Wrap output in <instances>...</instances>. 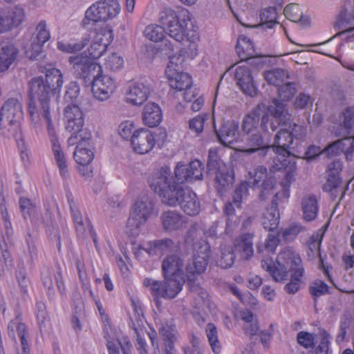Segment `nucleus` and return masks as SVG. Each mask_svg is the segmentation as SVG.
<instances>
[{"label": "nucleus", "mask_w": 354, "mask_h": 354, "mask_svg": "<svg viewBox=\"0 0 354 354\" xmlns=\"http://www.w3.org/2000/svg\"><path fill=\"white\" fill-rule=\"evenodd\" d=\"M310 293L315 297H319L328 292V286L321 280L315 281L310 286Z\"/></svg>", "instance_id": "0e129e2a"}, {"label": "nucleus", "mask_w": 354, "mask_h": 354, "mask_svg": "<svg viewBox=\"0 0 354 354\" xmlns=\"http://www.w3.org/2000/svg\"><path fill=\"white\" fill-rule=\"evenodd\" d=\"M298 343L306 348H312L315 344V338L313 334L301 331L297 334Z\"/></svg>", "instance_id": "052dcab7"}, {"label": "nucleus", "mask_w": 354, "mask_h": 354, "mask_svg": "<svg viewBox=\"0 0 354 354\" xmlns=\"http://www.w3.org/2000/svg\"><path fill=\"white\" fill-rule=\"evenodd\" d=\"M174 247L171 239H165L149 242L144 250L150 255H162L171 251Z\"/></svg>", "instance_id": "4c0bfd02"}, {"label": "nucleus", "mask_w": 354, "mask_h": 354, "mask_svg": "<svg viewBox=\"0 0 354 354\" xmlns=\"http://www.w3.org/2000/svg\"><path fill=\"white\" fill-rule=\"evenodd\" d=\"M164 278L162 282L146 278L143 280V285L149 288L153 297L157 299H173L182 290L183 284L186 279L167 276H164Z\"/></svg>", "instance_id": "f8f14e48"}, {"label": "nucleus", "mask_w": 354, "mask_h": 354, "mask_svg": "<svg viewBox=\"0 0 354 354\" xmlns=\"http://www.w3.org/2000/svg\"><path fill=\"white\" fill-rule=\"evenodd\" d=\"M64 120L66 129L73 134L71 137H77L82 131L84 124V114L81 109L76 104H71L64 109Z\"/></svg>", "instance_id": "6ab92c4d"}, {"label": "nucleus", "mask_w": 354, "mask_h": 354, "mask_svg": "<svg viewBox=\"0 0 354 354\" xmlns=\"http://www.w3.org/2000/svg\"><path fill=\"white\" fill-rule=\"evenodd\" d=\"M68 144L76 145L73 158L78 165H89L95 156V145L90 131H82L77 137H70Z\"/></svg>", "instance_id": "9b49d317"}, {"label": "nucleus", "mask_w": 354, "mask_h": 354, "mask_svg": "<svg viewBox=\"0 0 354 354\" xmlns=\"http://www.w3.org/2000/svg\"><path fill=\"white\" fill-rule=\"evenodd\" d=\"M155 324L159 334L165 341L169 342L168 348L171 349V343H174L178 337V333L172 319H165L160 317H155Z\"/></svg>", "instance_id": "c85d7f7f"}, {"label": "nucleus", "mask_w": 354, "mask_h": 354, "mask_svg": "<svg viewBox=\"0 0 354 354\" xmlns=\"http://www.w3.org/2000/svg\"><path fill=\"white\" fill-rule=\"evenodd\" d=\"M19 208L24 218L31 217L37 212L35 205L27 198H21L19 199Z\"/></svg>", "instance_id": "6e6d98bb"}, {"label": "nucleus", "mask_w": 354, "mask_h": 354, "mask_svg": "<svg viewBox=\"0 0 354 354\" xmlns=\"http://www.w3.org/2000/svg\"><path fill=\"white\" fill-rule=\"evenodd\" d=\"M169 178V170L161 167L149 177V185L164 203L170 206L180 205L182 209L190 216L198 214L201 211V204L196 194L188 188L171 185Z\"/></svg>", "instance_id": "20e7f679"}, {"label": "nucleus", "mask_w": 354, "mask_h": 354, "mask_svg": "<svg viewBox=\"0 0 354 354\" xmlns=\"http://www.w3.org/2000/svg\"><path fill=\"white\" fill-rule=\"evenodd\" d=\"M304 218L308 221L314 220L317 215L318 205L315 196L307 195L301 201Z\"/></svg>", "instance_id": "ea45409f"}, {"label": "nucleus", "mask_w": 354, "mask_h": 354, "mask_svg": "<svg viewBox=\"0 0 354 354\" xmlns=\"http://www.w3.org/2000/svg\"><path fill=\"white\" fill-rule=\"evenodd\" d=\"M279 195H282L285 198L289 197V192L287 189H284L281 193L275 194V199L272 202V206L267 209L262 219V225L263 227L269 231L274 232L278 227L279 223V212L277 208V204L275 202L278 199Z\"/></svg>", "instance_id": "393cba45"}, {"label": "nucleus", "mask_w": 354, "mask_h": 354, "mask_svg": "<svg viewBox=\"0 0 354 354\" xmlns=\"http://www.w3.org/2000/svg\"><path fill=\"white\" fill-rule=\"evenodd\" d=\"M330 339L331 337L330 335L324 333L322 335L320 343L316 349V354H330L329 349V343Z\"/></svg>", "instance_id": "338daca9"}, {"label": "nucleus", "mask_w": 354, "mask_h": 354, "mask_svg": "<svg viewBox=\"0 0 354 354\" xmlns=\"http://www.w3.org/2000/svg\"><path fill=\"white\" fill-rule=\"evenodd\" d=\"M159 20L167 28L168 35L178 42H183L188 31H196L188 26L191 15L187 10L177 13L171 8H165L160 12Z\"/></svg>", "instance_id": "6e6552de"}, {"label": "nucleus", "mask_w": 354, "mask_h": 354, "mask_svg": "<svg viewBox=\"0 0 354 354\" xmlns=\"http://www.w3.org/2000/svg\"><path fill=\"white\" fill-rule=\"evenodd\" d=\"M24 18L25 12L21 7L15 6L8 11L0 10V33L18 26Z\"/></svg>", "instance_id": "b1692460"}, {"label": "nucleus", "mask_w": 354, "mask_h": 354, "mask_svg": "<svg viewBox=\"0 0 354 354\" xmlns=\"http://www.w3.org/2000/svg\"><path fill=\"white\" fill-rule=\"evenodd\" d=\"M339 129L335 131L337 136H346L354 127V106L345 109L337 118Z\"/></svg>", "instance_id": "72a5a7b5"}, {"label": "nucleus", "mask_w": 354, "mask_h": 354, "mask_svg": "<svg viewBox=\"0 0 354 354\" xmlns=\"http://www.w3.org/2000/svg\"><path fill=\"white\" fill-rule=\"evenodd\" d=\"M217 137L223 145L238 151L236 146L244 141V136L239 130V123L234 120L225 122L219 131Z\"/></svg>", "instance_id": "a211bd4d"}, {"label": "nucleus", "mask_w": 354, "mask_h": 354, "mask_svg": "<svg viewBox=\"0 0 354 354\" xmlns=\"http://www.w3.org/2000/svg\"><path fill=\"white\" fill-rule=\"evenodd\" d=\"M24 113L21 104L16 99H9L3 105L0 113V128L6 136H21L20 122Z\"/></svg>", "instance_id": "1a4fd4ad"}, {"label": "nucleus", "mask_w": 354, "mask_h": 354, "mask_svg": "<svg viewBox=\"0 0 354 354\" xmlns=\"http://www.w3.org/2000/svg\"><path fill=\"white\" fill-rule=\"evenodd\" d=\"M78 270L79 280L81 287L84 295L88 296H93V292L91 287V283L88 274L84 269V266L80 262L77 263Z\"/></svg>", "instance_id": "8fccbe9b"}, {"label": "nucleus", "mask_w": 354, "mask_h": 354, "mask_svg": "<svg viewBox=\"0 0 354 354\" xmlns=\"http://www.w3.org/2000/svg\"><path fill=\"white\" fill-rule=\"evenodd\" d=\"M37 42L41 44H45L50 38L49 30L47 28L46 23L41 21L37 26L35 30Z\"/></svg>", "instance_id": "4d7b16f0"}, {"label": "nucleus", "mask_w": 354, "mask_h": 354, "mask_svg": "<svg viewBox=\"0 0 354 354\" xmlns=\"http://www.w3.org/2000/svg\"><path fill=\"white\" fill-rule=\"evenodd\" d=\"M151 88L147 81L139 80L133 82L128 88L125 98L126 102L133 106H141L149 97Z\"/></svg>", "instance_id": "412c9836"}, {"label": "nucleus", "mask_w": 354, "mask_h": 354, "mask_svg": "<svg viewBox=\"0 0 354 354\" xmlns=\"http://www.w3.org/2000/svg\"><path fill=\"white\" fill-rule=\"evenodd\" d=\"M121 6L116 0H103L92 4L85 12V21H106L116 17Z\"/></svg>", "instance_id": "ddd939ff"}, {"label": "nucleus", "mask_w": 354, "mask_h": 354, "mask_svg": "<svg viewBox=\"0 0 354 354\" xmlns=\"http://www.w3.org/2000/svg\"><path fill=\"white\" fill-rule=\"evenodd\" d=\"M153 210V204L150 198L146 196H140L135 201L133 205L131 213L145 223L151 215Z\"/></svg>", "instance_id": "bb28decb"}, {"label": "nucleus", "mask_w": 354, "mask_h": 354, "mask_svg": "<svg viewBox=\"0 0 354 354\" xmlns=\"http://www.w3.org/2000/svg\"><path fill=\"white\" fill-rule=\"evenodd\" d=\"M207 336L213 352L218 354L221 351L220 344L218 340L217 330L212 324H208L206 328Z\"/></svg>", "instance_id": "603ef678"}, {"label": "nucleus", "mask_w": 354, "mask_h": 354, "mask_svg": "<svg viewBox=\"0 0 354 354\" xmlns=\"http://www.w3.org/2000/svg\"><path fill=\"white\" fill-rule=\"evenodd\" d=\"M240 317L243 322V328L246 335L252 336L257 334L259 326L256 317L248 310H241Z\"/></svg>", "instance_id": "37998d69"}, {"label": "nucleus", "mask_w": 354, "mask_h": 354, "mask_svg": "<svg viewBox=\"0 0 354 354\" xmlns=\"http://www.w3.org/2000/svg\"><path fill=\"white\" fill-rule=\"evenodd\" d=\"M156 145V138L153 133L143 127L137 128L131 146L134 152L138 154L149 153Z\"/></svg>", "instance_id": "aec40b11"}, {"label": "nucleus", "mask_w": 354, "mask_h": 354, "mask_svg": "<svg viewBox=\"0 0 354 354\" xmlns=\"http://www.w3.org/2000/svg\"><path fill=\"white\" fill-rule=\"evenodd\" d=\"M165 167L170 170L169 167ZM169 172L170 178L169 180L170 185L181 186L180 184L193 182L202 178V164L198 160H194L189 165L178 163L174 169L175 181L173 183H171L173 176H171V171Z\"/></svg>", "instance_id": "f3484780"}, {"label": "nucleus", "mask_w": 354, "mask_h": 354, "mask_svg": "<svg viewBox=\"0 0 354 354\" xmlns=\"http://www.w3.org/2000/svg\"><path fill=\"white\" fill-rule=\"evenodd\" d=\"M260 19L263 24H272L276 19V12L274 8H269L264 9L260 14Z\"/></svg>", "instance_id": "774afa93"}, {"label": "nucleus", "mask_w": 354, "mask_h": 354, "mask_svg": "<svg viewBox=\"0 0 354 354\" xmlns=\"http://www.w3.org/2000/svg\"><path fill=\"white\" fill-rule=\"evenodd\" d=\"M136 129L133 120H126L119 124L118 131L121 138L131 142Z\"/></svg>", "instance_id": "09e8293b"}, {"label": "nucleus", "mask_w": 354, "mask_h": 354, "mask_svg": "<svg viewBox=\"0 0 354 354\" xmlns=\"http://www.w3.org/2000/svg\"><path fill=\"white\" fill-rule=\"evenodd\" d=\"M45 80L33 78L29 83L30 102L28 113L35 126H39L42 119L53 118L50 112V99L53 95L58 94L64 84L61 71L51 65L42 70Z\"/></svg>", "instance_id": "f03ea898"}, {"label": "nucleus", "mask_w": 354, "mask_h": 354, "mask_svg": "<svg viewBox=\"0 0 354 354\" xmlns=\"http://www.w3.org/2000/svg\"><path fill=\"white\" fill-rule=\"evenodd\" d=\"M67 198L76 231L80 234H84L86 231V225L83 221L82 214L77 209V207L76 206L71 194H67Z\"/></svg>", "instance_id": "a18cd8bd"}, {"label": "nucleus", "mask_w": 354, "mask_h": 354, "mask_svg": "<svg viewBox=\"0 0 354 354\" xmlns=\"http://www.w3.org/2000/svg\"><path fill=\"white\" fill-rule=\"evenodd\" d=\"M306 131V127L296 124H290L288 129L281 128L274 136L273 145H271L275 154L273 167L277 170L286 169V180L288 183L294 181L297 167L295 162L290 164L287 160L291 153L290 146L294 139L303 140Z\"/></svg>", "instance_id": "423d86ee"}, {"label": "nucleus", "mask_w": 354, "mask_h": 354, "mask_svg": "<svg viewBox=\"0 0 354 354\" xmlns=\"http://www.w3.org/2000/svg\"><path fill=\"white\" fill-rule=\"evenodd\" d=\"M144 35L151 41L159 42L165 38V30L162 26L152 24L145 27Z\"/></svg>", "instance_id": "49530a36"}, {"label": "nucleus", "mask_w": 354, "mask_h": 354, "mask_svg": "<svg viewBox=\"0 0 354 354\" xmlns=\"http://www.w3.org/2000/svg\"><path fill=\"white\" fill-rule=\"evenodd\" d=\"M42 282L46 288L49 291L53 289L54 283H55L61 295H64L66 294V286L60 271H57L53 275L49 272L43 274Z\"/></svg>", "instance_id": "a19ab883"}, {"label": "nucleus", "mask_w": 354, "mask_h": 354, "mask_svg": "<svg viewBox=\"0 0 354 354\" xmlns=\"http://www.w3.org/2000/svg\"><path fill=\"white\" fill-rule=\"evenodd\" d=\"M261 118L260 106H259L243 118L241 125L243 132V135L246 136L259 131L261 125L260 120H261Z\"/></svg>", "instance_id": "f704fd0d"}, {"label": "nucleus", "mask_w": 354, "mask_h": 354, "mask_svg": "<svg viewBox=\"0 0 354 354\" xmlns=\"http://www.w3.org/2000/svg\"><path fill=\"white\" fill-rule=\"evenodd\" d=\"M68 63L79 76L86 77L91 69H100V65L94 63L86 52L69 57Z\"/></svg>", "instance_id": "5701e85b"}, {"label": "nucleus", "mask_w": 354, "mask_h": 354, "mask_svg": "<svg viewBox=\"0 0 354 354\" xmlns=\"http://www.w3.org/2000/svg\"><path fill=\"white\" fill-rule=\"evenodd\" d=\"M207 167L210 171H215L216 183L219 191H222L233 182V177L227 165L220 160L216 149L209 151Z\"/></svg>", "instance_id": "dca6fc26"}, {"label": "nucleus", "mask_w": 354, "mask_h": 354, "mask_svg": "<svg viewBox=\"0 0 354 354\" xmlns=\"http://www.w3.org/2000/svg\"><path fill=\"white\" fill-rule=\"evenodd\" d=\"M124 60L123 57L117 53L108 55L104 60L103 67L110 72H117L123 68Z\"/></svg>", "instance_id": "c03bdc74"}, {"label": "nucleus", "mask_w": 354, "mask_h": 354, "mask_svg": "<svg viewBox=\"0 0 354 354\" xmlns=\"http://www.w3.org/2000/svg\"><path fill=\"white\" fill-rule=\"evenodd\" d=\"M162 120V113L160 106L155 102L147 103L142 111V123L153 128L158 126Z\"/></svg>", "instance_id": "cd10ccee"}, {"label": "nucleus", "mask_w": 354, "mask_h": 354, "mask_svg": "<svg viewBox=\"0 0 354 354\" xmlns=\"http://www.w3.org/2000/svg\"><path fill=\"white\" fill-rule=\"evenodd\" d=\"M19 50L13 45L8 44L0 48V73L7 71L16 60Z\"/></svg>", "instance_id": "c9c22d12"}, {"label": "nucleus", "mask_w": 354, "mask_h": 354, "mask_svg": "<svg viewBox=\"0 0 354 354\" xmlns=\"http://www.w3.org/2000/svg\"><path fill=\"white\" fill-rule=\"evenodd\" d=\"M116 89V80L110 75L104 74L101 66L91 82V93L93 98L98 102H106L111 98Z\"/></svg>", "instance_id": "4468645a"}, {"label": "nucleus", "mask_w": 354, "mask_h": 354, "mask_svg": "<svg viewBox=\"0 0 354 354\" xmlns=\"http://www.w3.org/2000/svg\"><path fill=\"white\" fill-rule=\"evenodd\" d=\"M26 331L25 324L21 323L18 318L12 320L8 324V332L9 336L12 339H15V334L17 333L21 341L22 351L21 353L17 352V354H30L28 343L26 338Z\"/></svg>", "instance_id": "7c9ffc66"}, {"label": "nucleus", "mask_w": 354, "mask_h": 354, "mask_svg": "<svg viewBox=\"0 0 354 354\" xmlns=\"http://www.w3.org/2000/svg\"><path fill=\"white\" fill-rule=\"evenodd\" d=\"M234 255L232 251V249L228 248H222L221 250V255L216 260V263L218 266L223 268H227L231 267L234 263Z\"/></svg>", "instance_id": "3c124183"}, {"label": "nucleus", "mask_w": 354, "mask_h": 354, "mask_svg": "<svg viewBox=\"0 0 354 354\" xmlns=\"http://www.w3.org/2000/svg\"><path fill=\"white\" fill-rule=\"evenodd\" d=\"M88 44V39L62 38L57 41V48L63 53L74 54L81 51Z\"/></svg>", "instance_id": "c756f323"}, {"label": "nucleus", "mask_w": 354, "mask_h": 354, "mask_svg": "<svg viewBox=\"0 0 354 354\" xmlns=\"http://www.w3.org/2000/svg\"><path fill=\"white\" fill-rule=\"evenodd\" d=\"M183 41L185 42V47L183 49L182 52H183L187 57L192 59L194 58L198 51L199 35L197 31H188Z\"/></svg>", "instance_id": "79ce46f5"}, {"label": "nucleus", "mask_w": 354, "mask_h": 354, "mask_svg": "<svg viewBox=\"0 0 354 354\" xmlns=\"http://www.w3.org/2000/svg\"><path fill=\"white\" fill-rule=\"evenodd\" d=\"M253 237L254 234L245 233L235 240L234 252L239 253L243 259H250L254 254Z\"/></svg>", "instance_id": "2f4dec72"}, {"label": "nucleus", "mask_w": 354, "mask_h": 354, "mask_svg": "<svg viewBox=\"0 0 354 354\" xmlns=\"http://www.w3.org/2000/svg\"><path fill=\"white\" fill-rule=\"evenodd\" d=\"M276 184V180L266 167L257 166L248 172L245 180L242 182L234 193V203L239 206L242 199L248 195V187L259 189V196L261 199L267 198L272 194Z\"/></svg>", "instance_id": "0eeeda50"}, {"label": "nucleus", "mask_w": 354, "mask_h": 354, "mask_svg": "<svg viewBox=\"0 0 354 354\" xmlns=\"http://www.w3.org/2000/svg\"><path fill=\"white\" fill-rule=\"evenodd\" d=\"M290 120V115L286 105L274 99L262 116L260 130L246 135L244 138L246 147L238 151L248 154L259 152L261 155L266 156L271 149L270 140L272 133L279 125L286 126Z\"/></svg>", "instance_id": "7ed1b4c3"}, {"label": "nucleus", "mask_w": 354, "mask_h": 354, "mask_svg": "<svg viewBox=\"0 0 354 354\" xmlns=\"http://www.w3.org/2000/svg\"><path fill=\"white\" fill-rule=\"evenodd\" d=\"M286 17L293 22L299 23L302 26H308L309 18L304 14L301 7L297 3L287 5L283 10Z\"/></svg>", "instance_id": "e433bc0d"}, {"label": "nucleus", "mask_w": 354, "mask_h": 354, "mask_svg": "<svg viewBox=\"0 0 354 354\" xmlns=\"http://www.w3.org/2000/svg\"><path fill=\"white\" fill-rule=\"evenodd\" d=\"M206 120V115H198L189 120V127L196 133H201L203 130L204 123Z\"/></svg>", "instance_id": "680f3d73"}, {"label": "nucleus", "mask_w": 354, "mask_h": 354, "mask_svg": "<svg viewBox=\"0 0 354 354\" xmlns=\"http://www.w3.org/2000/svg\"><path fill=\"white\" fill-rule=\"evenodd\" d=\"M184 61V56L182 55L181 51H178L176 53L169 56V63L165 69V73H167L169 70L170 71H179L180 66Z\"/></svg>", "instance_id": "13d9d810"}, {"label": "nucleus", "mask_w": 354, "mask_h": 354, "mask_svg": "<svg viewBox=\"0 0 354 354\" xmlns=\"http://www.w3.org/2000/svg\"><path fill=\"white\" fill-rule=\"evenodd\" d=\"M44 122L47 127L48 134L52 145V151L61 176L66 179L69 177V171L64 153L61 147L57 136L56 122L53 118L42 119L41 124Z\"/></svg>", "instance_id": "2eb2a0df"}, {"label": "nucleus", "mask_w": 354, "mask_h": 354, "mask_svg": "<svg viewBox=\"0 0 354 354\" xmlns=\"http://www.w3.org/2000/svg\"><path fill=\"white\" fill-rule=\"evenodd\" d=\"M236 51L241 59H248L255 55L252 41L245 35H241L237 39Z\"/></svg>", "instance_id": "58836bf2"}, {"label": "nucleus", "mask_w": 354, "mask_h": 354, "mask_svg": "<svg viewBox=\"0 0 354 354\" xmlns=\"http://www.w3.org/2000/svg\"><path fill=\"white\" fill-rule=\"evenodd\" d=\"M288 77L287 72L281 68H276L264 73V78L271 85L279 86Z\"/></svg>", "instance_id": "de8ad7c7"}, {"label": "nucleus", "mask_w": 354, "mask_h": 354, "mask_svg": "<svg viewBox=\"0 0 354 354\" xmlns=\"http://www.w3.org/2000/svg\"><path fill=\"white\" fill-rule=\"evenodd\" d=\"M278 93L281 101H288L296 93L295 85L292 83L285 84L278 89Z\"/></svg>", "instance_id": "bf43d9fd"}, {"label": "nucleus", "mask_w": 354, "mask_h": 354, "mask_svg": "<svg viewBox=\"0 0 354 354\" xmlns=\"http://www.w3.org/2000/svg\"><path fill=\"white\" fill-rule=\"evenodd\" d=\"M261 266L276 282L287 280L289 272H292L291 280L285 286V290L288 294H295L299 290L304 270L300 257L290 248L281 251L275 261L269 257H264Z\"/></svg>", "instance_id": "39448f33"}, {"label": "nucleus", "mask_w": 354, "mask_h": 354, "mask_svg": "<svg viewBox=\"0 0 354 354\" xmlns=\"http://www.w3.org/2000/svg\"><path fill=\"white\" fill-rule=\"evenodd\" d=\"M279 243V233L270 232L265 242V248L268 252H274Z\"/></svg>", "instance_id": "69168bd1"}, {"label": "nucleus", "mask_w": 354, "mask_h": 354, "mask_svg": "<svg viewBox=\"0 0 354 354\" xmlns=\"http://www.w3.org/2000/svg\"><path fill=\"white\" fill-rule=\"evenodd\" d=\"M210 254V246L208 243L201 240L194 243L193 259L183 269L181 259L177 255H170L164 259L162 270L164 276L186 279L193 291H198L195 297L194 308L201 312L212 308V303L206 291L194 284L198 277L205 271Z\"/></svg>", "instance_id": "f257e3e1"}, {"label": "nucleus", "mask_w": 354, "mask_h": 354, "mask_svg": "<svg viewBox=\"0 0 354 354\" xmlns=\"http://www.w3.org/2000/svg\"><path fill=\"white\" fill-rule=\"evenodd\" d=\"M234 75L236 84L243 93L251 97L257 95V86L253 82L250 70L246 64L236 66Z\"/></svg>", "instance_id": "4be33fe9"}, {"label": "nucleus", "mask_w": 354, "mask_h": 354, "mask_svg": "<svg viewBox=\"0 0 354 354\" xmlns=\"http://www.w3.org/2000/svg\"><path fill=\"white\" fill-rule=\"evenodd\" d=\"M170 86L178 91H183L189 88L192 83V77L186 73L180 72L179 71H170L165 73Z\"/></svg>", "instance_id": "473e14b6"}, {"label": "nucleus", "mask_w": 354, "mask_h": 354, "mask_svg": "<svg viewBox=\"0 0 354 354\" xmlns=\"http://www.w3.org/2000/svg\"><path fill=\"white\" fill-rule=\"evenodd\" d=\"M303 230V227L299 225H293L282 232V236L286 241L293 240Z\"/></svg>", "instance_id": "e2e57ef3"}, {"label": "nucleus", "mask_w": 354, "mask_h": 354, "mask_svg": "<svg viewBox=\"0 0 354 354\" xmlns=\"http://www.w3.org/2000/svg\"><path fill=\"white\" fill-rule=\"evenodd\" d=\"M139 219L130 214V216L126 225L125 232L131 236H136L140 232V227L145 224L144 222H140Z\"/></svg>", "instance_id": "5fc2aeb1"}, {"label": "nucleus", "mask_w": 354, "mask_h": 354, "mask_svg": "<svg viewBox=\"0 0 354 354\" xmlns=\"http://www.w3.org/2000/svg\"><path fill=\"white\" fill-rule=\"evenodd\" d=\"M337 145L341 146L342 153H344L346 159L351 160L354 153V137H345L337 140L335 146Z\"/></svg>", "instance_id": "864d4df0"}, {"label": "nucleus", "mask_w": 354, "mask_h": 354, "mask_svg": "<svg viewBox=\"0 0 354 354\" xmlns=\"http://www.w3.org/2000/svg\"><path fill=\"white\" fill-rule=\"evenodd\" d=\"M114 37L113 28L108 24L95 27L83 38L88 39L89 44L86 53L93 59H99L107 50Z\"/></svg>", "instance_id": "9d476101"}, {"label": "nucleus", "mask_w": 354, "mask_h": 354, "mask_svg": "<svg viewBox=\"0 0 354 354\" xmlns=\"http://www.w3.org/2000/svg\"><path fill=\"white\" fill-rule=\"evenodd\" d=\"M163 229L168 232L178 231L185 227L187 220L177 211L168 210L160 216Z\"/></svg>", "instance_id": "a878e982"}]
</instances>
